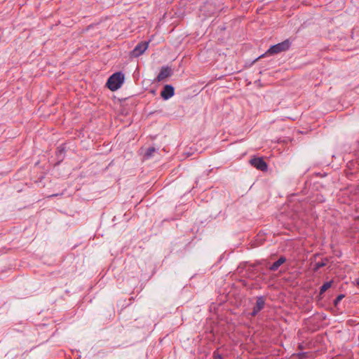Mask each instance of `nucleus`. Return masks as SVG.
<instances>
[{
  "mask_svg": "<svg viewBox=\"0 0 359 359\" xmlns=\"http://www.w3.org/2000/svg\"><path fill=\"white\" fill-rule=\"evenodd\" d=\"M124 74L121 72L113 74L107 80V86L112 91H115L121 88L124 81Z\"/></svg>",
  "mask_w": 359,
  "mask_h": 359,
  "instance_id": "nucleus-1",
  "label": "nucleus"
},
{
  "mask_svg": "<svg viewBox=\"0 0 359 359\" xmlns=\"http://www.w3.org/2000/svg\"><path fill=\"white\" fill-rule=\"evenodd\" d=\"M291 43H292L290 39H285L280 43L271 46L270 48L265 53V54L262 55L259 58L263 57L265 55H274L281 52H285L289 50L291 46Z\"/></svg>",
  "mask_w": 359,
  "mask_h": 359,
  "instance_id": "nucleus-2",
  "label": "nucleus"
},
{
  "mask_svg": "<svg viewBox=\"0 0 359 359\" xmlns=\"http://www.w3.org/2000/svg\"><path fill=\"white\" fill-rule=\"evenodd\" d=\"M149 42L148 41H142L139 43L135 48L131 51V56L137 57L142 55L145 50L148 48Z\"/></svg>",
  "mask_w": 359,
  "mask_h": 359,
  "instance_id": "nucleus-3",
  "label": "nucleus"
},
{
  "mask_svg": "<svg viewBox=\"0 0 359 359\" xmlns=\"http://www.w3.org/2000/svg\"><path fill=\"white\" fill-rule=\"evenodd\" d=\"M265 306V299L263 296L257 297L256 304L253 306L252 311L250 313L252 317L256 316Z\"/></svg>",
  "mask_w": 359,
  "mask_h": 359,
  "instance_id": "nucleus-4",
  "label": "nucleus"
},
{
  "mask_svg": "<svg viewBox=\"0 0 359 359\" xmlns=\"http://www.w3.org/2000/svg\"><path fill=\"white\" fill-rule=\"evenodd\" d=\"M250 164L261 171H266L268 165L262 158H253L250 161Z\"/></svg>",
  "mask_w": 359,
  "mask_h": 359,
  "instance_id": "nucleus-5",
  "label": "nucleus"
},
{
  "mask_svg": "<svg viewBox=\"0 0 359 359\" xmlns=\"http://www.w3.org/2000/svg\"><path fill=\"white\" fill-rule=\"evenodd\" d=\"M172 74V69L168 66H163L161 67L160 72L156 79V81H157L158 82L162 81L165 79L171 76Z\"/></svg>",
  "mask_w": 359,
  "mask_h": 359,
  "instance_id": "nucleus-6",
  "label": "nucleus"
},
{
  "mask_svg": "<svg viewBox=\"0 0 359 359\" xmlns=\"http://www.w3.org/2000/svg\"><path fill=\"white\" fill-rule=\"evenodd\" d=\"M175 94V89L171 85H165L161 92V96L166 100L172 97Z\"/></svg>",
  "mask_w": 359,
  "mask_h": 359,
  "instance_id": "nucleus-7",
  "label": "nucleus"
},
{
  "mask_svg": "<svg viewBox=\"0 0 359 359\" xmlns=\"http://www.w3.org/2000/svg\"><path fill=\"white\" fill-rule=\"evenodd\" d=\"M286 258L284 256H281L279 259L273 262L269 267V269L271 271H276L278 268L286 262Z\"/></svg>",
  "mask_w": 359,
  "mask_h": 359,
  "instance_id": "nucleus-8",
  "label": "nucleus"
},
{
  "mask_svg": "<svg viewBox=\"0 0 359 359\" xmlns=\"http://www.w3.org/2000/svg\"><path fill=\"white\" fill-rule=\"evenodd\" d=\"M328 261L329 259L327 258H325L321 262L316 263L314 265L313 271H317L319 269L326 266Z\"/></svg>",
  "mask_w": 359,
  "mask_h": 359,
  "instance_id": "nucleus-9",
  "label": "nucleus"
},
{
  "mask_svg": "<svg viewBox=\"0 0 359 359\" xmlns=\"http://www.w3.org/2000/svg\"><path fill=\"white\" fill-rule=\"evenodd\" d=\"M332 283H333V281L330 280V281H327V282H325V283H323V285L320 287V294H323L325 291H327L329 288H330L332 285Z\"/></svg>",
  "mask_w": 359,
  "mask_h": 359,
  "instance_id": "nucleus-10",
  "label": "nucleus"
},
{
  "mask_svg": "<svg viewBox=\"0 0 359 359\" xmlns=\"http://www.w3.org/2000/svg\"><path fill=\"white\" fill-rule=\"evenodd\" d=\"M156 149L155 147H149L147 149L146 152H145V154H144V158H151L154 153L156 152Z\"/></svg>",
  "mask_w": 359,
  "mask_h": 359,
  "instance_id": "nucleus-11",
  "label": "nucleus"
},
{
  "mask_svg": "<svg viewBox=\"0 0 359 359\" xmlns=\"http://www.w3.org/2000/svg\"><path fill=\"white\" fill-rule=\"evenodd\" d=\"M344 297V294H339L336 299L334 300V304L335 306H337L341 301V299Z\"/></svg>",
  "mask_w": 359,
  "mask_h": 359,
  "instance_id": "nucleus-12",
  "label": "nucleus"
},
{
  "mask_svg": "<svg viewBox=\"0 0 359 359\" xmlns=\"http://www.w3.org/2000/svg\"><path fill=\"white\" fill-rule=\"evenodd\" d=\"M213 357H214V359H224L222 355L221 354H219L218 352L217 351H215L213 353Z\"/></svg>",
  "mask_w": 359,
  "mask_h": 359,
  "instance_id": "nucleus-13",
  "label": "nucleus"
},
{
  "mask_svg": "<svg viewBox=\"0 0 359 359\" xmlns=\"http://www.w3.org/2000/svg\"><path fill=\"white\" fill-rule=\"evenodd\" d=\"M307 355V353L306 352H302V353H299L297 354V356L300 358V359H303L304 358H306Z\"/></svg>",
  "mask_w": 359,
  "mask_h": 359,
  "instance_id": "nucleus-14",
  "label": "nucleus"
}]
</instances>
